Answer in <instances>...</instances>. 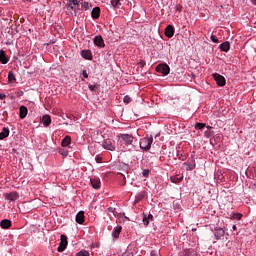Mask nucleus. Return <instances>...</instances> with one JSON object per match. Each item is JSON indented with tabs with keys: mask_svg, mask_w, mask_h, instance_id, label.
Returning a JSON list of instances; mask_svg holds the SVG:
<instances>
[{
	"mask_svg": "<svg viewBox=\"0 0 256 256\" xmlns=\"http://www.w3.org/2000/svg\"><path fill=\"white\" fill-rule=\"evenodd\" d=\"M153 145V137L146 136L140 140V149L144 151H149Z\"/></svg>",
	"mask_w": 256,
	"mask_h": 256,
	"instance_id": "f257e3e1",
	"label": "nucleus"
},
{
	"mask_svg": "<svg viewBox=\"0 0 256 256\" xmlns=\"http://www.w3.org/2000/svg\"><path fill=\"white\" fill-rule=\"evenodd\" d=\"M75 7H77V0H69L66 4L67 11L70 12L72 16L77 17V11H75Z\"/></svg>",
	"mask_w": 256,
	"mask_h": 256,
	"instance_id": "f03ea898",
	"label": "nucleus"
},
{
	"mask_svg": "<svg viewBox=\"0 0 256 256\" xmlns=\"http://www.w3.org/2000/svg\"><path fill=\"white\" fill-rule=\"evenodd\" d=\"M157 73H162V75H169L171 68H169V65L167 64H159L156 67Z\"/></svg>",
	"mask_w": 256,
	"mask_h": 256,
	"instance_id": "7ed1b4c3",
	"label": "nucleus"
},
{
	"mask_svg": "<svg viewBox=\"0 0 256 256\" xmlns=\"http://www.w3.org/2000/svg\"><path fill=\"white\" fill-rule=\"evenodd\" d=\"M60 239H61V241H60V244H59V246L57 248V251L59 253H63V251H65V249H67V243H68L67 242V236L61 235Z\"/></svg>",
	"mask_w": 256,
	"mask_h": 256,
	"instance_id": "20e7f679",
	"label": "nucleus"
},
{
	"mask_svg": "<svg viewBox=\"0 0 256 256\" xmlns=\"http://www.w3.org/2000/svg\"><path fill=\"white\" fill-rule=\"evenodd\" d=\"M102 147L107 149V151H115V145L113 144V140L106 139L102 142Z\"/></svg>",
	"mask_w": 256,
	"mask_h": 256,
	"instance_id": "39448f33",
	"label": "nucleus"
},
{
	"mask_svg": "<svg viewBox=\"0 0 256 256\" xmlns=\"http://www.w3.org/2000/svg\"><path fill=\"white\" fill-rule=\"evenodd\" d=\"M213 77H214V79H215V81H216V83L219 87H225V85L227 83L226 80H225V77H223V76H221L220 74H217V73L213 74Z\"/></svg>",
	"mask_w": 256,
	"mask_h": 256,
	"instance_id": "423d86ee",
	"label": "nucleus"
},
{
	"mask_svg": "<svg viewBox=\"0 0 256 256\" xmlns=\"http://www.w3.org/2000/svg\"><path fill=\"white\" fill-rule=\"evenodd\" d=\"M119 137L123 139L126 145H133V135L131 134H119Z\"/></svg>",
	"mask_w": 256,
	"mask_h": 256,
	"instance_id": "0eeeda50",
	"label": "nucleus"
},
{
	"mask_svg": "<svg viewBox=\"0 0 256 256\" xmlns=\"http://www.w3.org/2000/svg\"><path fill=\"white\" fill-rule=\"evenodd\" d=\"M93 43L94 45H96V47H100L101 49H103V47H105V41L103 40V36L98 35L93 39Z\"/></svg>",
	"mask_w": 256,
	"mask_h": 256,
	"instance_id": "6e6552de",
	"label": "nucleus"
},
{
	"mask_svg": "<svg viewBox=\"0 0 256 256\" xmlns=\"http://www.w3.org/2000/svg\"><path fill=\"white\" fill-rule=\"evenodd\" d=\"M4 197L8 201H17V199H19V192L14 191V192L6 193L4 194Z\"/></svg>",
	"mask_w": 256,
	"mask_h": 256,
	"instance_id": "1a4fd4ad",
	"label": "nucleus"
},
{
	"mask_svg": "<svg viewBox=\"0 0 256 256\" xmlns=\"http://www.w3.org/2000/svg\"><path fill=\"white\" fill-rule=\"evenodd\" d=\"M165 35L168 37V39H171L175 35V28L171 25H168L165 29Z\"/></svg>",
	"mask_w": 256,
	"mask_h": 256,
	"instance_id": "9d476101",
	"label": "nucleus"
},
{
	"mask_svg": "<svg viewBox=\"0 0 256 256\" xmlns=\"http://www.w3.org/2000/svg\"><path fill=\"white\" fill-rule=\"evenodd\" d=\"M76 223H78L79 225H83V223H85V212L84 211H80L77 213Z\"/></svg>",
	"mask_w": 256,
	"mask_h": 256,
	"instance_id": "9b49d317",
	"label": "nucleus"
},
{
	"mask_svg": "<svg viewBox=\"0 0 256 256\" xmlns=\"http://www.w3.org/2000/svg\"><path fill=\"white\" fill-rule=\"evenodd\" d=\"M91 186L93 189H100L101 188V180L97 178H91L90 179Z\"/></svg>",
	"mask_w": 256,
	"mask_h": 256,
	"instance_id": "f8f14e48",
	"label": "nucleus"
},
{
	"mask_svg": "<svg viewBox=\"0 0 256 256\" xmlns=\"http://www.w3.org/2000/svg\"><path fill=\"white\" fill-rule=\"evenodd\" d=\"M81 56L83 59H87L88 61H91L93 59V54L90 52V50H82Z\"/></svg>",
	"mask_w": 256,
	"mask_h": 256,
	"instance_id": "ddd939ff",
	"label": "nucleus"
},
{
	"mask_svg": "<svg viewBox=\"0 0 256 256\" xmlns=\"http://www.w3.org/2000/svg\"><path fill=\"white\" fill-rule=\"evenodd\" d=\"M0 63H2V65L9 63V58H7V54H5L4 50H0Z\"/></svg>",
	"mask_w": 256,
	"mask_h": 256,
	"instance_id": "4468645a",
	"label": "nucleus"
},
{
	"mask_svg": "<svg viewBox=\"0 0 256 256\" xmlns=\"http://www.w3.org/2000/svg\"><path fill=\"white\" fill-rule=\"evenodd\" d=\"M91 15H92V19H99V17H101V8L99 7L93 8Z\"/></svg>",
	"mask_w": 256,
	"mask_h": 256,
	"instance_id": "2eb2a0df",
	"label": "nucleus"
},
{
	"mask_svg": "<svg viewBox=\"0 0 256 256\" xmlns=\"http://www.w3.org/2000/svg\"><path fill=\"white\" fill-rule=\"evenodd\" d=\"M122 230H123V227L121 226L115 227L114 230L112 231V237L114 239H119V235H121Z\"/></svg>",
	"mask_w": 256,
	"mask_h": 256,
	"instance_id": "dca6fc26",
	"label": "nucleus"
},
{
	"mask_svg": "<svg viewBox=\"0 0 256 256\" xmlns=\"http://www.w3.org/2000/svg\"><path fill=\"white\" fill-rule=\"evenodd\" d=\"M224 235H225V230L222 228H218L214 232V236L217 241H219V239H221V237H223Z\"/></svg>",
	"mask_w": 256,
	"mask_h": 256,
	"instance_id": "f3484780",
	"label": "nucleus"
},
{
	"mask_svg": "<svg viewBox=\"0 0 256 256\" xmlns=\"http://www.w3.org/2000/svg\"><path fill=\"white\" fill-rule=\"evenodd\" d=\"M19 111H20V113H19L20 119H25V117H27V113L29 112L27 110V107H25V106H20Z\"/></svg>",
	"mask_w": 256,
	"mask_h": 256,
	"instance_id": "a211bd4d",
	"label": "nucleus"
},
{
	"mask_svg": "<svg viewBox=\"0 0 256 256\" xmlns=\"http://www.w3.org/2000/svg\"><path fill=\"white\" fill-rule=\"evenodd\" d=\"M0 227L2 229H9L11 227V220L9 219H4L0 222Z\"/></svg>",
	"mask_w": 256,
	"mask_h": 256,
	"instance_id": "6ab92c4d",
	"label": "nucleus"
},
{
	"mask_svg": "<svg viewBox=\"0 0 256 256\" xmlns=\"http://www.w3.org/2000/svg\"><path fill=\"white\" fill-rule=\"evenodd\" d=\"M42 123H43L44 127H49V125H51V116L44 115L42 117Z\"/></svg>",
	"mask_w": 256,
	"mask_h": 256,
	"instance_id": "aec40b11",
	"label": "nucleus"
},
{
	"mask_svg": "<svg viewBox=\"0 0 256 256\" xmlns=\"http://www.w3.org/2000/svg\"><path fill=\"white\" fill-rule=\"evenodd\" d=\"M220 49L221 51H224V53H227V51L231 49V44L229 43V41H226L220 45Z\"/></svg>",
	"mask_w": 256,
	"mask_h": 256,
	"instance_id": "412c9836",
	"label": "nucleus"
},
{
	"mask_svg": "<svg viewBox=\"0 0 256 256\" xmlns=\"http://www.w3.org/2000/svg\"><path fill=\"white\" fill-rule=\"evenodd\" d=\"M71 145V136H65L61 142L62 147H69Z\"/></svg>",
	"mask_w": 256,
	"mask_h": 256,
	"instance_id": "4be33fe9",
	"label": "nucleus"
},
{
	"mask_svg": "<svg viewBox=\"0 0 256 256\" xmlns=\"http://www.w3.org/2000/svg\"><path fill=\"white\" fill-rule=\"evenodd\" d=\"M9 137V130L8 128H3L2 132H0V141H3V139H7Z\"/></svg>",
	"mask_w": 256,
	"mask_h": 256,
	"instance_id": "5701e85b",
	"label": "nucleus"
},
{
	"mask_svg": "<svg viewBox=\"0 0 256 256\" xmlns=\"http://www.w3.org/2000/svg\"><path fill=\"white\" fill-rule=\"evenodd\" d=\"M149 221H153V215L152 214H144V217H143V224L145 226L149 225Z\"/></svg>",
	"mask_w": 256,
	"mask_h": 256,
	"instance_id": "b1692460",
	"label": "nucleus"
},
{
	"mask_svg": "<svg viewBox=\"0 0 256 256\" xmlns=\"http://www.w3.org/2000/svg\"><path fill=\"white\" fill-rule=\"evenodd\" d=\"M15 81H17V78H15V74L10 71L8 73V83H15Z\"/></svg>",
	"mask_w": 256,
	"mask_h": 256,
	"instance_id": "393cba45",
	"label": "nucleus"
},
{
	"mask_svg": "<svg viewBox=\"0 0 256 256\" xmlns=\"http://www.w3.org/2000/svg\"><path fill=\"white\" fill-rule=\"evenodd\" d=\"M184 165H186V169L187 171H193V169H195L196 165H195V160H192V163L188 164V163H184Z\"/></svg>",
	"mask_w": 256,
	"mask_h": 256,
	"instance_id": "a878e982",
	"label": "nucleus"
},
{
	"mask_svg": "<svg viewBox=\"0 0 256 256\" xmlns=\"http://www.w3.org/2000/svg\"><path fill=\"white\" fill-rule=\"evenodd\" d=\"M172 183H181L183 181V177H179V176H172L171 178Z\"/></svg>",
	"mask_w": 256,
	"mask_h": 256,
	"instance_id": "bb28decb",
	"label": "nucleus"
},
{
	"mask_svg": "<svg viewBox=\"0 0 256 256\" xmlns=\"http://www.w3.org/2000/svg\"><path fill=\"white\" fill-rule=\"evenodd\" d=\"M92 7L91 3L89 2H82L81 3V9H85L86 11L89 10Z\"/></svg>",
	"mask_w": 256,
	"mask_h": 256,
	"instance_id": "cd10ccee",
	"label": "nucleus"
},
{
	"mask_svg": "<svg viewBox=\"0 0 256 256\" xmlns=\"http://www.w3.org/2000/svg\"><path fill=\"white\" fill-rule=\"evenodd\" d=\"M243 217V214H231L230 219H236V221H241V218Z\"/></svg>",
	"mask_w": 256,
	"mask_h": 256,
	"instance_id": "c85d7f7f",
	"label": "nucleus"
},
{
	"mask_svg": "<svg viewBox=\"0 0 256 256\" xmlns=\"http://www.w3.org/2000/svg\"><path fill=\"white\" fill-rule=\"evenodd\" d=\"M205 127H206V124L205 123H200V122H198V123H196L195 124V129H198V130H202V129H205Z\"/></svg>",
	"mask_w": 256,
	"mask_h": 256,
	"instance_id": "c756f323",
	"label": "nucleus"
},
{
	"mask_svg": "<svg viewBox=\"0 0 256 256\" xmlns=\"http://www.w3.org/2000/svg\"><path fill=\"white\" fill-rule=\"evenodd\" d=\"M112 7H121V1L120 0H111Z\"/></svg>",
	"mask_w": 256,
	"mask_h": 256,
	"instance_id": "7c9ffc66",
	"label": "nucleus"
},
{
	"mask_svg": "<svg viewBox=\"0 0 256 256\" xmlns=\"http://www.w3.org/2000/svg\"><path fill=\"white\" fill-rule=\"evenodd\" d=\"M144 197H145V191H142L138 193V195L136 196V201H141Z\"/></svg>",
	"mask_w": 256,
	"mask_h": 256,
	"instance_id": "2f4dec72",
	"label": "nucleus"
},
{
	"mask_svg": "<svg viewBox=\"0 0 256 256\" xmlns=\"http://www.w3.org/2000/svg\"><path fill=\"white\" fill-rule=\"evenodd\" d=\"M123 101L126 105H129V103H131V97L129 95H126L124 96Z\"/></svg>",
	"mask_w": 256,
	"mask_h": 256,
	"instance_id": "473e14b6",
	"label": "nucleus"
},
{
	"mask_svg": "<svg viewBox=\"0 0 256 256\" xmlns=\"http://www.w3.org/2000/svg\"><path fill=\"white\" fill-rule=\"evenodd\" d=\"M150 173H151V170H149V169H145V170L142 171L143 177H149Z\"/></svg>",
	"mask_w": 256,
	"mask_h": 256,
	"instance_id": "72a5a7b5",
	"label": "nucleus"
},
{
	"mask_svg": "<svg viewBox=\"0 0 256 256\" xmlns=\"http://www.w3.org/2000/svg\"><path fill=\"white\" fill-rule=\"evenodd\" d=\"M59 153L60 155H62V157H67L69 155V152H67V150H60Z\"/></svg>",
	"mask_w": 256,
	"mask_h": 256,
	"instance_id": "f704fd0d",
	"label": "nucleus"
},
{
	"mask_svg": "<svg viewBox=\"0 0 256 256\" xmlns=\"http://www.w3.org/2000/svg\"><path fill=\"white\" fill-rule=\"evenodd\" d=\"M210 39L213 43H219V40L217 39V36H215V35H211Z\"/></svg>",
	"mask_w": 256,
	"mask_h": 256,
	"instance_id": "c9c22d12",
	"label": "nucleus"
},
{
	"mask_svg": "<svg viewBox=\"0 0 256 256\" xmlns=\"http://www.w3.org/2000/svg\"><path fill=\"white\" fill-rule=\"evenodd\" d=\"M82 75L84 79H89V74H87V70H83Z\"/></svg>",
	"mask_w": 256,
	"mask_h": 256,
	"instance_id": "e433bc0d",
	"label": "nucleus"
},
{
	"mask_svg": "<svg viewBox=\"0 0 256 256\" xmlns=\"http://www.w3.org/2000/svg\"><path fill=\"white\" fill-rule=\"evenodd\" d=\"M80 255L81 256H90L89 252L85 251V250L80 251Z\"/></svg>",
	"mask_w": 256,
	"mask_h": 256,
	"instance_id": "4c0bfd02",
	"label": "nucleus"
},
{
	"mask_svg": "<svg viewBox=\"0 0 256 256\" xmlns=\"http://www.w3.org/2000/svg\"><path fill=\"white\" fill-rule=\"evenodd\" d=\"M96 88H97L96 85H91V84L88 85V89H90L91 91H95Z\"/></svg>",
	"mask_w": 256,
	"mask_h": 256,
	"instance_id": "58836bf2",
	"label": "nucleus"
},
{
	"mask_svg": "<svg viewBox=\"0 0 256 256\" xmlns=\"http://www.w3.org/2000/svg\"><path fill=\"white\" fill-rule=\"evenodd\" d=\"M75 9H78V11H81V5H79V1L77 0V4L75 6Z\"/></svg>",
	"mask_w": 256,
	"mask_h": 256,
	"instance_id": "ea45409f",
	"label": "nucleus"
},
{
	"mask_svg": "<svg viewBox=\"0 0 256 256\" xmlns=\"http://www.w3.org/2000/svg\"><path fill=\"white\" fill-rule=\"evenodd\" d=\"M102 159H103V158L100 157V156H96V158H95V160H96L97 163H101Z\"/></svg>",
	"mask_w": 256,
	"mask_h": 256,
	"instance_id": "a19ab883",
	"label": "nucleus"
},
{
	"mask_svg": "<svg viewBox=\"0 0 256 256\" xmlns=\"http://www.w3.org/2000/svg\"><path fill=\"white\" fill-rule=\"evenodd\" d=\"M6 98H7V95L0 93V100L6 99Z\"/></svg>",
	"mask_w": 256,
	"mask_h": 256,
	"instance_id": "79ce46f5",
	"label": "nucleus"
},
{
	"mask_svg": "<svg viewBox=\"0 0 256 256\" xmlns=\"http://www.w3.org/2000/svg\"><path fill=\"white\" fill-rule=\"evenodd\" d=\"M204 135H205V137H211V132L205 131V132H204Z\"/></svg>",
	"mask_w": 256,
	"mask_h": 256,
	"instance_id": "37998d69",
	"label": "nucleus"
},
{
	"mask_svg": "<svg viewBox=\"0 0 256 256\" xmlns=\"http://www.w3.org/2000/svg\"><path fill=\"white\" fill-rule=\"evenodd\" d=\"M181 9H183V6H181V5L176 6V11H181Z\"/></svg>",
	"mask_w": 256,
	"mask_h": 256,
	"instance_id": "c03bdc74",
	"label": "nucleus"
},
{
	"mask_svg": "<svg viewBox=\"0 0 256 256\" xmlns=\"http://www.w3.org/2000/svg\"><path fill=\"white\" fill-rule=\"evenodd\" d=\"M108 211H109V213H114L115 208H113V207H109V208H108Z\"/></svg>",
	"mask_w": 256,
	"mask_h": 256,
	"instance_id": "a18cd8bd",
	"label": "nucleus"
},
{
	"mask_svg": "<svg viewBox=\"0 0 256 256\" xmlns=\"http://www.w3.org/2000/svg\"><path fill=\"white\" fill-rule=\"evenodd\" d=\"M232 229H233V231H237V226L233 225Z\"/></svg>",
	"mask_w": 256,
	"mask_h": 256,
	"instance_id": "49530a36",
	"label": "nucleus"
},
{
	"mask_svg": "<svg viewBox=\"0 0 256 256\" xmlns=\"http://www.w3.org/2000/svg\"><path fill=\"white\" fill-rule=\"evenodd\" d=\"M75 256H81V251L77 252Z\"/></svg>",
	"mask_w": 256,
	"mask_h": 256,
	"instance_id": "de8ad7c7",
	"label": "nucleus"
},
{
	"mask_svg": "<svg viewBox=\"0 0 256 256\" xmlns=\"http://www.w3.org/2000/svg\"><path fill=\"white\" fill-rule=\"evenodd\" d=\"M151 256H158V255H157L156 253H153V252H152V253H151Z\"/></svg>",
	"mask_w": 256,
	"mask_h": 256,
	"instance_id": "09e8293b",
	"label": "nucleus"
},
{
	"mask_svg": "<svg viewBox=\"0 0 256 256\" xmlns=\"http://www.w3.org/2000/svg\"><path fill=\"white\" fill-rule=\"evenodd\" d=\"M207 129H213V127H211V126H207Z\"/></svg>",
	"mask_w": 256,
	"mask_h": 256,
	"instance_id": "8fccbe9b",
	"label": "nucleus"
}]
</instances>
